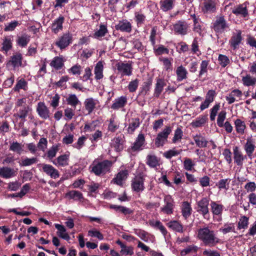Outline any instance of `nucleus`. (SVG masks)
Returning <instances> with one entry per match:
<instances>
[{
  "label": "nucleus",
  "instance_id": "nucleus-1",
  "mask_svg": "<svg viewBox=\"0 0 256 256\" xmlns=\"http://www.w3.org/2000/svg\"><path fill=\"white\" fill-rule=\"evenodd\" d=\"M198 238L206 246H213L220 242V239L214 232L208 227L200 228L198 232Z\"/></svg>",
  "mask_w": 256,
  "mask_h": 256
},
{
  "label": "nucleus",
  "instance_id": "nucleus-2",
  "mask_svg": "<svg viewBox=\"0 0 256 256\" xmlns=\"http://www.w3.org/2000/svg\"><path fill=\"white\" fill-rule=\"evenodd\" d=\"M112 163L109 160H104L101 162L96 163L94 162L90 166L91 171L95 174H103L109 171Z\"/></svg>",
  "mask_w": 256,
  "mask_h": 256
},
{
  "label": "nucleus",
  "instance_id": "nucleus-3",
  "mask_svg": "<svg viewBox=\"0 0 256 256\" xmlns=\"http://www.w3.org/2000/svg\"><path fill=\"white\" fill-rule=\"evenodd\" d=\"M146 176L144 174H138L132 180V188L136 192H141L144 189V181Z\"/></svg>",
  "mask_w": 256,
  "mask_h": 256
},
{
  "label": "nucleus",
  "instance_id": "nucleus-4",
  "mask_svg": "<svg viewBox=\"0 0 256 256\" xmlns=\"http://www.w3.org/2000/svg\"><path fill=\"white\" fill-rule=\"evenodd\" d=\"M242 33V31L240 30H235L232 32V36L228 42V44L232 50L238 49L242 44L243 40Z\"/></svg>",
  "mask_w": 256,
  "mask_h": 256
},
{
  "label": "nucleus",
  "instance_id": "nucleus-5",
  "mask_svg": "<svg viewBox=\"0 0 256 256\" xmlns=\"http://www.w3.org/2000/svg\"><path fill=\"white\" fill-rule=\"evenodd\" d=\"M172 131V128L169 126H166L162 132L158 134L155 140V144L157 147L164 146L167 142L168 138Z\"/></svg>",
  "mask_w": 256,
  "mask_h": 256
},
{
  "label": "nucleus",
  "instance_id": "nucleus-6",
  "mask_svg": "<svg viewBox=\"0 0 256 256\" xmlns=\"http://www.w3.org/2000/svg\"><path fill=\"white\" fill-rule=\"evenodd\" d=\"M72 36L70 33H66L60 37L55 44L60 50L66 48L72 42Z\"/></svg>",
  "mask_w": 256,
  "mask_h": 256
},
{
  "label": "nucleus",
  "instance_id": "nucleus-7",
  "mask_svg": "<svg viewBox=\"0 0 256 256\" xmlns=\"http://www.w3.org/2000/svg\"><path fill=\"white\" fill-rule=\"evenodd\" d=\"M208 204L209 200L206 198H203L197 202V211L201 214L204 218H206V216L209 212Z\"/></svg>",
  "mask_w": 256,
  "mask_h": 256
},
{
  "label": "nucleus",
  "instance_id": "nucleus-8",
  "mask_svg": "<svg viewBox=\"0 0 256 256\" xmlns=\"http://www.w3.org/2000/svg\"><path fill=\"white\" fill-rule=\"evenodd\" d=\"M228 25L226 24L224 17L218 18L214 24L213 28L217 33H222L228 28Z\"/></svg>",
  "mask_w": 256,
  "mask_h": 256
},
{
  "label": "nucleus",
  "instance_id": "nucleus-9",
  "mask_svg": "<svg viewBox=\"0 0 256 256\" xmlns=\"http://www.w3.org/2000/svg\"><path fill=\"white\" fill-rule=\"evenodd\" d=\"M164 206L161 208V210L168 214L173 212L174 202L172 197L170 195H166L164 198Z\"/></svg>",
  "mask_w": 256,
  "mask_h": 256
},
{
  "label": "nucleus",
  "instance_id": "nucleus-10",
  "mask_svg": "<svg viewBox=\"0 0 256 256\" xmlns=\"http://www.w3.org/2000/svg\"><path fill=\"white\" fill-rule=\"evenodd\" d=\"M116 67L118 72L122 76L132 74V67L130 64L118 62L116 64Z\"/></svg>",
  "mask_w": 256,
  "mask_h": 256
},
{
  "label": "nucleus",
  "instance_id": "nucleus-11",
  "mask_svg": "<svg viewBox=\"0 0 256 256\" xmlns=\"http://www.w3.org/2000/svg\"><path fill=\"white\" fill-rule=\"evenodd\" d=\"M36 112L42 118L46 120L50 118V110L45 104L39 102L36 106Z\"/></svg>",
  "mask_w": 256,
  "mask_h": 256
},
{
  "label": "nucleus",
  "instance_id": "nucleus-12",
  "mask_svg": "<svg viewBox=\"0 0 256 256\" xmlns=\"http://www.w3.org/2000/svg\"><path fill=\"white\" fill-rule=\"evenodd\" d=\"M242 96V92L238 89L232 90L226 97V99L229 104L234 103L235 101L241 100Z\"/></svg>",
  "mask_w": 256,
  "mask_h": 256
},
{
  "label": "nucleus",
  "instance_id": "nucleus-13",
  "mask_svg": "<svg viewBox=\"0 0 256 256\" xmlns=\"http://www.w3.org/2000/svg\"><path fill=\"white\" fill-rule=\"evenodd\" d=\"M216 92L213 90H210L207 92L204 101L200 106L202 111L208 108L210 103L214 102Z\"/></svg>",
  "mask_w": 256,
  "mask_h": 256
},
{
  "label": "nucleus",
  "instance_id": "nucleus-14",
  "mask_svg": "<svg viewBox=\"0 0 256 256\" xmlns=\"http://www.w3.org/2000/svg\"><path fill=\"white\" fill-rule=\"evenodd\" d=\"M210 206L214 217L215 218L216 216H218L219 218L218 220V221H220L221 220L220 217L222 212L224 208V206L216 202L212 201L210 202Z\"/></svg>",
  "mask_w": 256,
  "mask_h": 256
},
{
  "label": "nucleus",
  "instance_id": "nucleus-15",
  "mask_svg": "<svg viewBox=\"0 0 256 256\" xmlns=\"http://www.w3.org/2000/svg\"><path fill=\"white\" fill-rule=\"evenodd\" d=\"M43 171L52 178L56 179L60 176L58 171L52 166L44 164L42 166Z\"/></svg>",
  "mask_w": 256,
  "mask_h": 256
},
{
  "label": "nucleus",
  "instance_id": "nucleus-16",
  "mask_svg": "<svg viewBox=\"0 0 256 256\" xmlns=\"http://www.w3.org/2000/svg\"><path fill=\"white\" fill-rule=\"evenodd\" d=\"M70 153L67 152L64 154L60 156L56 160L52 162L53 164L58 166H65L68 164V160Z\"/></svg>",
  "mask_w": 256,
  "mask_h": 256
},
{
  "label": "nucleus",
  "instance_id": "nucleus-17",
  "mask_svg": "<svg viewBox=\"0 0 256 256\" xmlns=\"http://www.w3.org/2000/svg\"><path fill=\"white\" fill-rule=\"evenodd\" d=\"M135 234L145 242H154L155 241V238L153 235H152L143 230H136Z\"/></svg>",
  "mask_w": 256,
  "mask_h": 256
},
{
  "label": "nucleus",
  "instance_id": "nucleus-18",
  "mask_svg": "<svg viewBox=\"0 0 256 256\" xmlns=\"http://www.w3.org/2000/svg\"><path fill=\"white\" fill-rule=\"evenodd\" d=\"M234 159V162L238 166H242L243 161L246 158V156H244L242 152L240 150L238 147L234 146L233 148Z\"/></svg>",
  "mask_w": 256,
  "mask_h": 256
},
{
  "label": "nucleus",
  "instance_id": "nucleus-19",
  "mask_svg": "<svg viewBox=\"0 0 256 256\" xmlns=\"http://www.w3.org/2000/svg\"><path fill=\"white\" fill-rule=\"evenodd\" d=\"M104 62L102 61L98 62L94 66V78L96 80L102 79L104 77Z\"/></svg>",
  "mask_w": 256,
  "mask_h": 256
},
{
  "label": "nucleus",
  "instance_id": "nucleus-20",
  "mask_svg": "<svg viewBox=\"0 0 256 256\" xmlns=\"http://www.w3.org/2000/svg\"><path fill=\"white\" fill-rule=\"evenodd\" d=\"M66 60L62 56H55L50 62V65L51 67L58 70L61 69L64 66Z\"/></svg>",
  "mask_w": 256,
  "mask_h": 256
},
{
  "label": "nucleus",
  "instance_id": "nucleus-21",
  "mask_svg": "<svg viewBox=\"0 0 256 256\" xmlns=\"http://www.w3.org/2000/svg\"><path fill=\"white\" fill-rule=\"evenodd\" d=\"M128 174V170H121L112 180V182L118 185L122 186L124 182L127 178Z\"/></svg>",
  "mask_w": 256,
  "mask_h": 256
},
{
  "label": "nucleus",
  "instance_id": "nucleus-22",
  "mask_svg": "<svg viewBox=\"0 0 256 256\" xmlns=\"http://www.w3.org/2000/svg\"><path fill=\"white\" fill-rule=\"evenodd\" d=\"M174 32L179 34L185 35L187 33L188 25L184 22H178L174 26Z\"/></svg>",
  "mask_w": 256,
  "mask_h": 256
},
{
  "label": "nucleus",
  "instance_id": "nucleus-23",
  "mask_svg": "<svg viewBox=\"0 0 256 256\" xmlns=\"http://www.w3.org/2000/svg\"><path fill=\"white\" fill-rule=\"evenodd\" d=\"M32 111V108L29 106H25L20 108L16 114H14V116L16 119L18 120V118H21L23 122L26 116L28 115L29 113Z\"/></svg>",
  "mask_w": 256,
  "mask_h": 256
},
{
  "label": "nucleus",
  "instance_id": "nucleus-24",
  "mask_svg": "<svg viewBox=\"0 0 256 256\" xmlns=\"http://www.w3.org/2000/svg\"><path fill=\"white\" fill-rule=\"evenodd\" d=\"M98 104V101L92 98L86 99L84 102L85 108L88 112V114H90Z\"/></svg>",
  "mask_w": 256,
  "mask_h": 256
},
{
  "label": "nucleus",
  "instance_id": "nucleus-25",
  "mask_svg": "<svg viewBox=\"0 0 256 256\" xmlns=\"http://www.w3.org/2000/svg\"><path fill=\"white\" fill-rule=\"evenodd\" d=\"M254 140L251 138H248L244 146V149L248 156H251L255 149Z\"/></svg>",
  "mask_w": 256,
  "mask_h": 256
},
{
  "label": "nucleus",
  "instance_id": "nucleus-26",
  "mask_svg": "<svg viewBox=\"0 0 256 256\" xmlns=\"http://www.w3.org/2000/svg\"><path fill=\"white\" fill-rule=\"evenodd\" d=\"M55 228L58 230L57 235L60 238L64 239L66 240H70V236L66 230V228L62 225L56 224H54Z\"/></svg>",
  "mask_w": 256,
  "mask_h": 256
},
{
  "label": "nucleus",
  "instance_id": "nucleus-27",
  "mask_svg": "<svg viewBox=\"0 0 256 256\" xmlns=\"http://www.w3.org/2000/svg\"><path fill=\"white\" fill-rule=\"evenodd\" d=\"M116 28L122 32H130L132 30V26L129 22L124 20L120 21L116 26Z\"/></svg>",
  "mask_w": 256,
  "mask_h": 256
},
{
  "label": "nucleus",
  "instance_id": "nucleus-28",
  "mask_svg": "<svg viewBox=\"0 0 256 256\" xmlns=\"http://www.w3.org/2000/svg\"><path fill=\"white\" fill-rule=\"evenodd\" d=\"M16 171L8 167L0 168V176L6 178H9L16 175Z\"/></svg>",
  "mask_w": 256,
  "mask_h": 256
},
{
  "label": "nucleus",
  "instance_id": "nucleus-29",
  "mask_svg": "<svg viewBox=\"0 0 256 256\" xmlns=\"http://www.w3.org/2000/svg\"><path fill=\"white\" fill-rule=\"evenodd\" d=\"M64 21V18L62 16H60L55 20L52 26V31L55 34H57L60 30H62V24Z\"/></svg>",
  "mask_w": 256,
  "mask_h": 256
},
{
  "label": "nucleus",
  "instance_id": "nucleus-30",
  "mask_svg": "<svg viewBox=\"0 0 256 256\" xmlns=\"http://www.w3.org/2000/svg\"><path fill=\"white\" fill-rule=\"evenodd\" d=\"M126 102V97L122 96L114 100L111 108L114 110H118L124 106Z\"/></svg>",
  "mask_w": 256,
  "mask_h": 256
},
{
  "label": "nucleus",
  "instance_id": "nucleus-31",
  "mask_svg": "<svg viewBox=\"0 0 256 256\" xmlns=\"http://www.w3.org/2000/svg\"><path fill=\"white\" fill-rule=\"evenodd\" d=\"M232 12L236 16L240 15L243 17H246L248 14V10L244 4L234 7L232 10Z\"/></svg>",
  "mask_w": 256,
  "mask_h": 256
},
{
  "label": "nucleus",
  "instance_id": "nucleus-32",
  "mask_svg": "<svg viewBox=\"0 0 256 256\" xmlns=\"http://www.w3.org/2000/svg\"><path fill=\"white\" fill-rule=\"evenodd\" d=\"M145 142L144 136L143 134H140L132 146V149L134 150H139L142 149Z\"/></svg>",
  "mask_w": 256,
  "mask_h": 256
},
{
  "label": "nucleus",
  "instance_id": "nucleus-33",
  "mask_svg": "<svg viewBox=\"0 0 256 256\" xmlns=\"http://www.w3.org/2000/svg\"><path fill=\"white\" fill-rule=\"evenodd\" d=\"M66 197L69 199H72L74 200L81 201L84 199L82 192L77 190H70L66 194Z\"/></svg>",
  "mask_w": 256,
  "mask_h": 256
},
{
  "label": "nucleus",
  "instance_id": "nucleus-34",
  "mask_svg": "<svg viewBox=\"0 0 256 256\" xmlns=\"http://www.w3.org/2000/svg\"><path fill=\"white\" fill-rule=\"evenodd\" d=\"M242 82L244 86H254L256 84V78L247 74L242 77Z\"/></svg>",
  "mask_w": 256,
  "mask_h": 256
},
{
  "label": "nucleus",
  "instance_id": "nucleus-35",
  "mask_svg": "<svg viewBox=\"0 0 256 256\" xmlns=\"http://www.w3.org/2000/svg\"><path fill=\"white\" fill-rule=\"evenodd\" d=\"M175 0H162L160 2L161 10L166 12L173 8Z\"/></svg>",
  "mask_w": 256,
  "mask_h": 256
},
{
  "label": "nucleus",
  "instance_id": "nucleus-36",
  "mask_svg": "<svg viewBox=\"0 0 256 256\" xmlns=\"http://www.w3.org/2000/svg\"><path fill=\"white\" fill-rule=\"evenodd\" d=\"M177 80L179 82L186 78L188 72L186 68L182 66H179L176 70Z\"/></svg>",
  "mask_w": 256,
  "mask_h": 256
},
{
  "label": "nucleus",
  "instance_id": "nucleus-37",
  "mask_svg": "<svg viewBox=\"0 0 256 256\" xmlns=\"http://www.w3.org/2000/svg\"><path fill=\"white\" fill-rule=\"evenodd\" d=\"M9 63L14 67H19L22 65V55L20 54H16L12 56Z\"/></svg>",
  "mask_w": 256,
  "mask_h": 256
},
{
  "label": "nucleus",
  "instance_id": "nucleus-38",
  "mask_svg": "<svg viewBox=\"0 0 256 256\" xmlns=\"http://www.w3.org/2000/svg\"><path fill=\"white\" fill-rule=\"evenodd\" d=\"M150 224L155 228L159 230L162 234L166 236L167 234V230L160 220H151L149 222Z\"/></svg>",
  "mask_w": 256,
  "mask_h": 256
},
{
  "label": "nucleus",
  "instance_id": "nucleus-39",
  "mask_svg": "<svg viewBox=\"0 0 256 256\" xmlns=\"http://www.w3.org/2000/svg\"><path fill=\"white\" fill-rule=\"evenodd\" d=\"M193 138L198 146L200 148H205L208 142L202 136L196 134L194 136Z\"/></svg>",
  "mask_w": 256,
  "mask_h": 256
},
{
  "label": "nucleus",
  "instance_id": "nucleus-40",
  "mask_svg": "<svg viewBox=\"0 0 256 256\" xmlns=\"http://www.w3.org/2000/svg\"><path fill=\"white\" fill-rule=\"evenodd\" d=\"M234 126L236 131L238 134H242L244 133L246 126L244 121L238 118L234 121Z\"/></svg>",
  "mask_w": 256,
  "mask_h": 256
},
{
  "label": "nucleus",
  "instance_id": "nucleus-41",
  "mask_svg": "<svg viewBox=\"0 0 256 256\" xmlns=\"http://www.w3.org/2000/svg\"><path fill=\"white\" fill-rule=\"evenodd\" d=\"M167 226L172 230L176 232L181 233L184 232L183 226L178 221H170L168 223Z\"/></svg>",
  "mask_w": 256,
  "mask_h": 256
},
{
  "label": "nucleus",
  "instance_id": "nucleus-42",
  "mask_svg": "<svg viewBox=\"0 0 256 256\" xmlns=\"http://www.w3.org/2000/svg\"><path fill=\"white\" fill-rule=\"evenodd\" d=\"M203 10L204 12H214L216 10V3L212 0H205Z\"/></svg>",
  "mask_w": 256,
  "mask_h": 256
},
{
  "label": "nucleus",
  "instance_id": "nucleus-43",
  "mask_svg": "<svg viewBox=\"0 0 256 256\" xmlns=\"http://www.w3.org/2000/svg\"><path fill=\"white\" fill-rule=\"evenodd\" d=\"M192 208L190 203L187 202H182V214L185 218H186L192 214Z\"/></svg>",
  "mask_w": 256,
  "mask_h": 256
},
{
  "label": "nucleus",
  "instance_id": "nucleus-44",
  "mask_svg": "<svg viewBox=\"0 0 256 256\" xmlns=\"http://www.w3.org/2000/svg\"><path fill=\"white\" fill-rule=\"evenodd\" d=\"M30 40V36L26 34H23L18 38L16 40L17 44L22 47H25Z\"/></svg>",
  "mask_w": 256,
  "mask_h": 256
},
{
  "label": "nucleus",
  "instance_id": "nucleus-45",
  "mask_svg": "<svg viewBox=\"0 0 256 256\" xmlns=\"http://www.w3.org/2000/svg\"><path fill=\"white\" fill-rule=\"evenodd\" d=\"M160 60L162 62L164 69L168 72L172 71V58H160Z\"/></svg>",
  "mask_w": 256,
  "mask_h": 256
},
{
  "label": "nucleus",
  "instance_id": "nucleus-46",
  "mask_svg": "<svg viewBox=\"0 0 256 256\" xmlns=\"http://www.w3.org/2000/svg\"><path fill=\"white\" fill-rule=\"evenodd\" d=\"M166 83L162 79H158L156 82L155 90L154 95L156 97L159 96L160 94L163 90L164 87L165 86Z\"/></svg>",
  "mask_w": 256,
  "mask_h": 256
},
{
  "label": "nucleus",
  "instance_id": "nucleus-47",
  "mask_svg": "<svg viewBox=\"0 0 256 256\" xmlns=\"http://www.w3.org/2000/svg\"><path fill=\"white\" fill-rule=\"evenodd\" d=\"M146 164L152 168H154L159 165V160L154 155H148L146 158Z\"/></svg>",
  "mask_w": 256,
  "mask_h": 256
},
{
  "label": "nucleus",
  "instance_id": "nucleus-48",
  "mask_svg": "<svg viewBox=\"0 0 256 256\" xmlns=\"http://www.w3.org/2000/svg\"><path fill=\"white\" fill-rule=\"evenodd\" d=\"M184 168L188 171H192L194 170L195 163L190 158H184L183 162Z\"/></svg>",
  "mask_w": 256,
  "mask_h": 256
},
{
  "label": "nucleus",
  "instance_id": "nucleus-49",
  "mask_svg": "<svg viewBox=\"0 0 256 256\" xmlns=\"http://www.w3.org/2000/svg\"><path fill=\"white\" fill-rule=\"evenodd\" d=\"M207 117L206 116H202L197 118L192 122V126L194 127H200L202 126L206 122Z\"/></svg>",
  "mask_w": 256,
  "mask_h": 256
},
{
  "label": "nucleus",
  "instance_id": "nucleus-50",
  "mask_svg": "<svg viewBox=\"0 0 256 256\" xmlns=\"http://www.w3.org/2000/svg\"><path fill=\"white\" fill-rule=\"evenodd\" d=\"M60 147V144H56L53 145L48 151L47 156L51 160L56 156V153L59 150Z\"/></svg>",
  "mask_w": 256,
  "mask_h": 256
},
{
  "label": "nucleus",
  "instance_id": "nucleus-51",
  "mask_svg": "<svg viewBox=\"0 0 256 256\" xmlns=\"http://www.w3.org/2000/svg\"><path fill=\"white\" fill-rule=\"evenodd\" d=\"M12 36H8L4 38L2 43V50L7 52L12 48Z\"/></svg>",
  "mask_w": 256,
  "mask_h": 256
},
{
  "label": "nucleus",
  "instance_id": "nucleus-52",
  "mask_svg": "<svg viewBox=\"0 0 256 256\" xmlns=\"http://www.w3.org/2000/svg\"><path fill=\"white\" fill-rule=\"evenodd\" d=\"M66 100L68 104L74 107L80 103L78 98L74 94H69L66 98Z\"/></svg>",
  "mask_w": 256,
  "mask_h": 256
},
{
  "label": "nucleus",
  "instance_id": "nucleus-53",
  "mask_svg": "<svg viewBox=\"0 0 256 256\" xmlns=\"http://www.w3.org/2000/svg\"><path fill=\"white\" fill-rule=\"evenodd\" d=\"M140 122L138 118L132 119L127 129L128 132L132 134L140 126Z\"/></svg>",
  "mask_w": 256,
  "mask_h": 256
},
{
  "label": "nucleus",
  "instance_id": "nucleus-54",
  "mask_svg": "<svg viewBox=\"0 0 256 256\" xmlns=\"http://www.w3.org/2000/svg\"><path fill=\"white\" fill-rule=\"evenodd\" d=\"M107 32L108 30L106 26L100 25V28L94 32V37L96 38H98L104 36Z\"/></svg>",
  "mask_w": 256,
  "mask_h": 256
},
{
  "label": "nucleus",
  "instance_id": "nucleus-55",
  "mask_svg": "<svg viewBox=\"0 0 256 256\" xmlns=\"http://www.w3.org/2000/svg\"><path fill=\"white\" fill-rule=\"evenodd\" d=\"M191 51L192 54L199 56L201 54L200 51L199 49L198 40V38H194L191 45Z\"/></svg>",
  "mask_w": 256,
  "mask_h": 256
},
{
  "label": "nucleus",
  "instance_id": "nucleus-56",
  "mask_svg": "<svg viewBox=\"0 0 256 256\" xmlns=\"http://www.w3.org/2000/svg\"><path fill=\"white\" fill-rule=\"evenodd\" d=\"M183 136V132L182 129L178 128L174 131V136L172 140V142L174 144H176L181 140Z\"/></svg>",
  "mask_w": 256,
  "mask_h": 256
},
{
  "label": "nucleus",
  "instance_id": "nucleus-57",
  "mask_svg": "<svg viewBox=\"0 0 256 256\" xmlns=\"http://www.w3.org/2000/svg\"><path fill=\"white\" fill-rule=\"evenodd\" d=\"M110 208L116 210H118L124 214H130L132 212V211L130 208L122 206L112 205L110 206Z\"/></svg>",
  "mask_w": 256,
  "mask_h": 256
},
{
  "label": "nucleus",
  "instance_id": "nucleus-58",
  "mask_svg": "<svg viewBox=\"0 0 256 256\" xmlns=\"http://www.w3.org/2000/svg\"><path fill=\"white\" fill-rule=\"evenodd\" d=\"M88 236L98 238L99 240L104 238L103 234L96 229H92L88 231Z\"/></svg>",
  "mask_w": 256,
  "mask_h": 256
},
{
  "label": "nucleus",
  "instance_id": "nucleus-59",
  "mask_svg": "<svg viewBox=\"0 0 256 256\" xmlns=\"http://www.w3.org/2000/svg\"><path fill=\"white\" fill-rule=\"evenodd\" d=\"M182 151V150H178L176 148H174L166 152L164 156L167 158H170L173 156L178 155Z\"/></svg>",
  "mask_w": 256,
  "mask_h": 256
},
{
  "label": "nucleus",
  "instance_id": "nucleus-60",
  "mask_svg": "<svg viewBox=\"0 0 256 256\" xmlns=\"http://www.w3.org/2000/svg\"><path fill=\"white\" fill-rule=\"evenodd\" d=\"M82 66L78 64L73 66L68 70V72L73 75H80L82 72Z\"/></svg>",
  "mask_w": 256,
  "mask_h": 256
},
{
  "label": "nucleus",
  "instance_id": "nucleus-61",
  "mask_svg": "<svg viewBox=\"0 0 256 256\" xmlns=\"http://www.w3.org/2000/svg\"><path fill=\"white\" fill-rule=\"evenodd\" d=\"M230 182V180L228 178L220 180L217 183L216 186L220 190L224 189L227 190L228 188V185Z\"/></svg>",
  "mask_w": 256,
  "mask_h": 256
},
{
  "label": "nucleus",
  "instance_id": "nucleus-62",
  "mask_svg": "<svg viewBox=\"0 0 256 256\" xmlns=\"http://www.w3.org/2000/svg\"><path fill=\"white\" fill-rule=\"evenodd\" d=\"M27 88V82L23 78L18 80L14 88L15 91H19L20 89L26 90Z\"/></svg>",
  "mask_w": 256,
  "mask_h": 256
},
{
  "label": "nucleus",
  "instance_id": "nucleus-63",
  "mask_svg": "<svg viewBox=\"0 0 256 256\" xmlns=\"http://www.w3.org/2000/svg\"><path fill=\"white\" fill-rule=\"evenodd\" d=\"M38 160L36 158H26L22 160L20 164L22 166H29L37 162Z\"/></svg>",
  "mask_w": 256,
  "mask_h": 256
},
{
  "label": "nucleus",
  "instance_id": "nucleus-64",
  "mask_svg": "<svg viewBox=\"0 0 256 256\" xmlns=\"http://www.w3.org/2000/svg\"><path fill=\"white\" fill-rule=\"evenodd\" d=\"M226 118V112L224 110L221 111L218 117L217 124L220 128L223 127V125L224 124V121Z\"/></svg>",
  "mask_w": 256,
  "mask_h": 256
}]
</instances>
